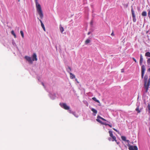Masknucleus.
Segmentation results:
<instances>
[{
    "label": "nucleus",
    "instance_id": "obj_1",
    "mask_svg": "<svg viewBox=\"0 0 150 150\" xmlns=\"http://www.w3.org/2000/svg\"><path fill=\"white\" fill-rule=\"evenodd\" d=\"M144 87L145 89V92L147 93L149 86L150 85V78L148 79L147 75H145L144 77Z\"/></svg>",
    "mask_w": 150,
    "mask_h": 150
},
{
    "label": "nucleus",
    "instance_id": "obj_2",
    "mask_svg": "<svg viewBox=\"0 0 150 150\" xmlns=\"http://www.w3.org/2000/svg\"><path fill=\"white\" fill-rule=\"evenodd\" d=\"M35 2L37 11L39 15L40 18L42 19L43 18V14L41 6L38 3V0H35Z\"/></svg>",
    "mask_w": 150,
    "mask_h": 150
},
{
    "label": "nucleus",
    "instance_id": "obj_3",
    "mask_svg": "<svg viewBox=\"0 0 150 150\" xmlns=\"http://www.w3.org/2000/svg\"><path fill=\"white\" fill-rule=\"evenodd\" d=\"M108 132L110 136L112 138V141H115L117 144H118V143L117 142L116 137L114 136L112 134V131H109Z\"/></svg>",
    "mask_w": 150,
    "mask_h": 150
},
{
    "label": "nucleus",
    "instance_id": "obj_4",
    "mask_svg": "<svg viewBox=\"0 0 150 150\" xmlns=\"http://www.w3.org/2000/svg\"><path fill=\"white\" fill-rule=\"evenodd\" d=\"M59 105L61 107L65 110H68L69 109V107L65 103H60Z\"/></svg>",
    "mask_w": 150,
    "mask_h": 150
},
{
    "label": "nucleus",
    "instance_id": "obj_5",
    "mask_svg": "<svg viewBox=\"0 0 150 150\" xmlns=\"http://www.w3.org/2000/svg\"><path fill=\"white\" fill-rule=\"evenodd\" d=\"M145 69V66L144 65H142L141 66V77L142 79L144 77Z\"/></svg>",
    "mask_w": 150,
    "mask_h": 150
},
{
    "label": "nucleus",
    "instance_id": "obj_6",
    "mask_svg": "<svg viewBox=\"0 0 150 150\" xmlns=\"http://www.w3.org/2000/svg\"><path fill=\"white\" fill-rule=\"evenodd\" d=\"M131 12L132 15V17L133 18V21L134 22H136V19L135 18V16L134 14V12L133 10V8L132 7L131 8Z\"/></svg>",
    "mask_w": 150,
    "mask_h": 150
},
{
    "label": "nucleus",
    "instance_id": "obj_7",
    "mask_svg": "<svg viewBox=\"0 0 150 150\" xmlns=\"http://www.w3.org/2000/svg\"><path fill=\"white\" fill-rule=\"evenodd\" d=\"M129 150H138V148L136 146L130 145L129 146Z\"/></svg>",
    "mask_w": 150,
    "mask_h": 150
},
{
    "label": "nucleus",
    "instance_id": "obj_8",
    "mask_svg": "<svg viewBox=\"0 0 150 150\" xmlns=\"http://www.w3.org/2000/svg\"><path fill=\"white\" fill-rule=\"evenodd\" d=\"M25 58L31 64L33 63V61L32 60L31 57H30L28 56H25Z\"/></svg>",
    "mask_w": 150,
    "mask_h": 150
},
{
    "label": "nucleus",
    "instance_id": "obj_9",
    "mask_svg": "<svg viewBox=\"0 0 150 150\" xmlns=\"http://www.w3.org/2000/svg\"><path fill=\"white\" fill-rule=\"evenodd\" d=\"M67 71L70 74V78L71 79H74L75 78V76L74 74H72L68 70H67Z\"/></svg>",
    "mask_w": 150,
    "mask_h": 150
},
{
    "label": "nucleus",
    "instance_id": "obj_10",
    "mask_svg": "<svg viewBox=\"0 0 150 150\" xmlns=\"http://www.w3.org/2000/svg\"><path fill=\"white\" fill-rule=\"evenodd\" d=\"M37 55L35 53H34L33 55L32 61H37Z\"/></svg>",
    "mask_w": 150,
    "mask_h": 150
},
{
    "label": "nucleus",
    "instance_id": "obj_11",
    "mask_svg": "<svg viewBox=\"0 0 150 150\" xmlns=\"http://www.w3.org/2000/svg\"><path fill=\"white\" fill-rule=\"evenodd\" d=\"M143 58L142 54H141L140 56V59L139 60V63L140 65H142L143 62Z\"/></svg>",
    "mask_w": 150,
    "mask_h": 150
},
{
    "label": "nucleus",
    "instance_id": "obj_12",
    "mask_svg": "<svg viewBox=\"0 0 150 150\" xmlns=\"http://www.w3.org/2000/svg\"><path fill=\"white\" fill-rule=\"evenodd\" d=\"M145 55L146 57H150V52H146L145 54Z\"/></svg>",
    "mask_w": 150,
    "mask_h": 150
},
{
    "label": "nucleus",
    "instance_id": "obj_13",
    "mask_svg": "<svg viewBox=\"0 0 150 150\" xmlns=\"http://www.w3.org/2000/svg\"><path fill=\"white\" fill-rule=\"evenodd\" d=\"M59 29L61 32L62 33L63 31H64V30L63 27H62L61 25H60L59 26Z\"/></svg>",
    "mask_w": 150,
    "mask_h": 150
},
{
    "label": "nucleus",
    "instance_id": "obj_14",
    "mask_svg": "<svg viewBox=\"0 0 150 150\" xmlns=\"http://www.w3.org/2000/svg\"><path fill=\"white\" fill-rule=\"evenodd\" d=\"M142 15L143 16H146L147 15L146 12L145 11H143L142 12Z\"/></svg>",
    "mask_w": 150,
    "mask_h": 150
},
{
    "label": "nucleus",
    "instance_id": "obj_15",
    "mask_svg": "<svg viewBox=\"0 0 150 150\" xmlns=\"http://www.w3.org/2000/svg\"><path fill=\"white\" fill-rule=\"evenodd\" d=\"M11 33L12 35H13L14 36L15 38H16V35L14 31L13 30L11 31Z\"/></svg>",
    "mask_w": 150,
    "mask_h": 150
},
{
    "label": "nucleus",
    "instance_id": "obj_16",
    "mask_svg": "<svg viewBox=\"0 0 150 150\" xmlns=\"http://www.w3.org/2000/svg\"><path fill=\"white\" fill-rule=\"evenodd\" d=\"M92 99L94 101H95L98 103H100V101H99V100L96 99V98H95V97H93L92 98Z\"/></svg>",
    "mask_w": 150,
    "mask_h": 150
},
{
    "label": "nucleus",
    "instance_id": "obj_17",
    "mask_svg": "<svg viewBox=\"0 0 150 150\" xmlns=\"http://www.w3.org/2000/svg\"><path fill=\"white\" fill-rule=\"evenodd\" d=\"M91 110L92 112H93V113H95V114H96L97 113V111L93 108H92L91 109Z\"/></svg>",
    "mask_w": 150,
    "mask_h": 150
},
{
    "label": "nucleus",
    "instance_id": "obj_18",
    "mask_svg": "<svg viewBox=\"0 0 150 150\" xmlns=\"http://www.w3.org/2000/svg\"><path fill=\"white\" fill-rule=\"evenodd\" d=\"M135 110L138 112V113H139L141 112V111L139 109V106H137L136 108V109Z\"/></svg>",
    "mask_w": 150,
    "mask_h": 150
},
{
    "label": "nucleus",
    "instance_id": "obj_19",
    "mask_svg": "<svg viewBox=\"0 0 150 150\" xmlns=\"http://www.w3.org/2000/svg\"><path fill=\"white\" fill-rule=\"evenodd\" d=\"M147 63L148 65L150 66V58H149L147 60Z\"/></svg>",
    "mask_w": 150,
    "mask_h": 150
},
{
    "label": "nucleus",
    "instance_id": "obj_20",
    "mask_svg": "<svg viewBox=\"0 0 150 150\" xmlns=\"http://www.w3.org/2000/svg\"><path fill=\"white\" fill-rule=\"evenodd\" d=\"M97 118H98L100 119H102V120H103V121H106V120L105 119H104V118H103V117H101L100 116L98 115L97 116Z\"/></svg>",
    "mask_w": 150,
    "mask_h": 150
},
{
    "label": "nucleus",
    "instance_id": "obj_21",
    "mask_svg": "<svg viewBox=\"0 0 150 150\" xmlns=\"http://www.w3.org/2000/svg\"><path fill=\"white\" fill-rule=\"evenodd\" d=\"M20 33L22 37L23 38H24V33L23 32L22 30H21L20 31Z\"/></svg>",
    "mask_w": 150,
    "mask_h": 150
},
{
    "label": "nucleus",
    "instance_id": "obj_22",
    "mask_svg": "<svg viewBox=\"0 0 150 150\" xmlns=\"http://www.w3.org/2000/svg\"><path fill=\"white\" fill-rule=\"evenodd\" d=\"M90 42V40L89 39H87L85 41V44H88Z\"/></svg>",
    "mask_w": 150,
    "mask_h": 150
},
{
    "label": "nucleus",
    "instance_id": "obj_23",
    "mask_svg": "<svg viewBox=\"0 0 150 150\" xmlns=\"http://www.w3.org/2000/svg\"><path fill=\"white\" fill-rule=\"evenodd\" d=\"M39 21H40V22L41 23V26L42 28H44L45 27V26H44V25L43 24V23L42 22V21L40 19L39 20Z\"/></svg>",
    "mask_w": 150,
    "mask_h": 150
},
{
    "label": "nucleus",
    "instance_id": "obj_24",
    "mask_svg": "<svg viewBox=\"0 0 150 150\" xmlns=\"http://www.w3.org/2000/svg\"><path fill=\"white\" fill-rule=\"evenodd\" d=\"M121 138L123 140L125 141H126V138L124 136H122L121 137Z\"/></svg>",
    "mask_w": 150,
    "mask_h": 150
},
{
    "label": "nucleus",
    "instance_id": "obj_25",
    "mask_svg": "<svg viewBox=\"0 0 150 150\" xmlns=\"http://www.w3.org/2000/svg\"><path fill=\"white\" fill-rule=\"evenodd\" d=\"M99 118H98L96 119V121L98 122H99L101 124H102V122L99 119Z\"/></svg>",
    "mask_w": 150,
    "mask_h": 150
},
{
    "label": "nucleus",
    "instance_id": "obj_26",
    "mask_svg": "<svg viewBox=\"0 0 150 150\" xmlns=\"http://www.w3.org/2000/svg\"><path fill=\"white\" fill-rule=\"evenodd\" d=\"M147 108L150 111V104H148L147 105Z\"/></svg>",
    "mask_w": 150,
    "mask_h": 150
},
{
    "label": "nucleus",
    "instance_id": "obj_27",
    "mask_svg": "<svg viewBox=\"0 0 150 150\" xmlns=\"http://www.w3.org/2000/svg\"><path fill=\"white\" fill-rule=\"evenodd\" d=\"M102 125H105L106 126V125H108V124H107L105 122H102Z\"/></svg>",
    "mask_w": 150,
    "mask_h": 150
},
{
    "label": "nucleus",
    "instance_id": "obj_28",
    "mask_svg": "<svg viewBox=\"0 0 150 150\" xmlns=\"http://www.w3.org/2000/svg\"><path fill=\"white\" fill-rule=\"evenodd\" d=\"M113 129L115 130V131L116 132H117L118 133H119V132L116 129H115V128H113Z\"/></svg>",
    "mask_w": 150,
    "mask_h": 150
},
{
    "label": "nucleus",
    "instance_id": "obj_29",
    "mask_svg": "<svg viewBox=\"0 0 150 150\" xmlns=\"http://www.w3.org/2000/svg\"><path fill=\"white\" fill-rule=\"evenodd\" d=\"M148 16L149 18H150V10L148 12Z\"/></svg>",
    "mask_w": 150,
    "mask_h": 150
},
{
    "label": "nucleus",
    "instance_id": "obj_30",
    "mask_svg": "<svg viewBox=\"0 0 150 150\" xmlns=\"http://www.w3.org/2000/svg\"><path fill=\"white\" fill-rule=\"evenodd\" d=\"M132 59L136 63L137 62L136 60L134 57L132 58Z\"/></svg>",
    "mask_w": 150,
    "mask_h": 150
},
{
    "label": "nucleus",
    "instance_id": "obj_31",
    "mask_svg": "<svg viewBox=\"0 0 150 150\" xmlns=\"http://www.w3.org/2000/svg\"><path fill=\"white\" fill-rule=\"evenodd\" d=\"M68 68L69 69V71H71V68H70V67H69L68 66Z\"/></svg>",
    "mask_w": 150,
    "mask_h": 150
},
{
    "label": "nucleus",
    "instance_id": "obj_32",
    "mask_svg": "<svg viewBox=\"0 0 150 150\" xmlns=\"http://www.w3.org/2000/svg\"><path fill=\"white\" fill-rule=\"evenodd\" d=\"M124 72V69H121V72Z\"/></svg>",
    "mask_w": 150,
    "mask_h": 150
},
{
    "label": "nucleus",
    "instance_id": "obj_33",
    "mask_svg": "<svg viewBox=\"0 0 150 150\" xmlns=\"http://www.w3.org/2000/svg\"><path fill=\"white\" fill-rule=\"evenodd\" d=\"M111 36H114V33H113V32H112L111 33Z\"/></svg>",
    "mask_w": 150,
    "mask_h": 150
},
{
    "label": "nucleus",
    "instance_id": "obj_34",
    "mask_svg": "<svg viewBox=\"0 0 150 150\" xmlns=\"http://www.w3.org/2000/svg\"><path fill=\"white\" fill-rule=\"evenodd\" d=\"M108 139V140L110 141H112V140H111V138L110 137H109Z\"/></svg>",
    "mask_w": 150,
    "mask_h": 150
},
{
    "label": "nucleus",
    "instance_id": "obj_35",
    "mask_svg": "<svg viewBox=\"0 0 150 150\" xmlns=\"http://www.w3.org/2000/svg\"><path fill=\"white\" fill-rule=\"evenodd\" d=\"M108 126H109L110 127H112V126L111 125H110L108 124Z\"/></svg>",
    "mask_w": 150,
    "mask_h": 150
},
{
    "label": "nucleus",
    "instance_id": "obj_36",
    "mask_svg": "<svg viewBox=\"0 0 150 150\" xmlns=\"http://www.w3.org/2000/svg\"><path fill=\"white\" fill-rule=\"evenodd\" d=\"M148 71L150 72V68L148 69Z\"/></svg>",
    "mask_w": 150,
    "mask_h": 150
},
{
    "label": "nucleus",
    "instance_id": "obj_37",
    "mask_svg": "<svg viewBox=\"0 0 150 150\" xmlns=\"http://www.w3.org/2000/svg\"><path fill=\"white\" fill-rule=\"evenodd\" d=\"M43 30L45 31V27H44V28H43Z\"/></svg>",
    "mask_w": 150,
    "mask_h": 150
},
{
    "label": "nucleus",
    "instance_id": "obj_38",
    "mask_svg": "<svg viewBox=\"0 0 150 150\" xmlns=\"http://www.w3.org/2000/svg\"><path fill=\"white\" fill-rule=\"evenodd\" d=\"M42 85L43 86H44V83H42Z\"/></svg>",
    "mask_w": 150,
    "mask_h": 150
},
{
    "label": "nucleus",
    "instance_id": "obj_39",
    "mask_svg": "<svg viewBox=\"0 0 150 150\" xmlns=\"http://www.w3.org/2000/svg\"><path fill=\"white\" fill-rule=\"evenodd\" d=\"M75 80H76V81H77V83H79V82H78V81H77V79H76Z\"/></svg>",
    "mask_w": 150,
    "mask_h": 150
},
{
    "label": "nucleus",
    "instance_id": "obj_40",
    "mask_svg": "<svg viewBox=\"0 0 150 150\" xmlns=\"http://www.w3.org/2000/svg\"><path fill=\"white\" fill-rule=\"evenodd\" d=\"M75 80H76V81H77V83H79V82H78V81H77V79H76Z\"/></svg>",
    "mask_w": 150,
    "mask_h": 150
},
{
    "label": "nucleus",
    "instance_id": "obj_41",
    "mask_svg": "<svg viewBox=\"0 0 150 150\" xmlns=\"http://www.w3.org/2000/svg\"><path fill=\"white\" fill-rule=\"evenodd\" d=\"M75 80H76V81H77V83H79V82H78V81H77V79H76Z\"/></svg>",
    "mask_w": 150,
    "mask_h": 150
},
{
    "label": "nucleus",
    "instance_id": "obj_42",
    "mask_svg": "<svg viewBox=\"0 0 150 150\" xmlns=\"http://www.w3.org/2000/svg\"><path fill=\"white\" fill-rule=\"evenodd\" d=\"M90 34V32H89L88 33V35H89Z\"/></svg>",
    "mask_w": 150,
    "mask_h": 150
},
{
    "label": "nucleus",
    "instance_id": "obj_43",
    "mask_svg": "<svg viewBox=\"0 0 150 150\" xmlns=\"http://www.w3.org/2000/svg\"><path fill=\"white\" fill-rule=\"evenodd\" d=\"M127 142H129V140H127L126 141Z\"/></svg>",
    "mask_w": 150,
    "mask_h": 150
},
{
    "label": "nucleus",
    "instance_id": "obj_44",
    "mask_svg": "<svg viewBox=\"0 0 150 150\" xmlns=\"http://www.w3.org/2000/svg\"><path fill=\"white\" fill-rule=\"evenodd\" d=\"M107 122H108L109 123H110V122H108V121H107Z\"/></svg>",
    "mask_w": 150,
    "mask_h": 150
},
{
    "label": "nucleus",
    "instance_id": "obj_45",
    "mask_svg": "<svg viewBox=\"0 0 150 150\" xmlns=\"http://www.w3.org/2000/svg\"><path fill=\"white\" fill-rule=\"evenodd\" d=\"M149 112L150 113V110L149 111Z\"/></svg>",
    "mask_w": 150,
    "mask_h": 150
}]
</instances>
